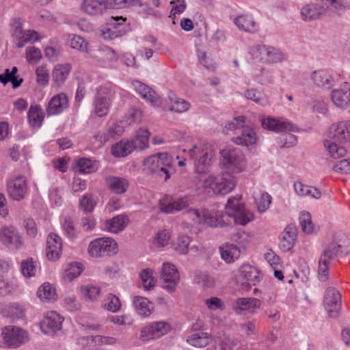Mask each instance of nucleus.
<instances>
[{"instance_id":"0e129e2a","label":"nucleus","mask_w":350,"mask_h":350,"mask_svg":"<svg viewBox=\"0 0 350 350\" xmlns=\"http://www.w3.org/2000/svg\"><path fill=\"white\" fill-rule=\"evenodd\" d=\"M170 239L171 233L168 230H161L155 234L152 244L156 247H163L169 243Z\"/></svg>"},{"instance_id":"ea45409f","label":"nucleus","mask_w":350,"mask_h":350,"mask_svg":"<svg viewBox=\"0 0 350 350\" xmlns=\"http://www.w3.org/2000/svg\"><path fill=\"white\" fill-rule=\"evenodd\" d=\"M150 133L147 129L141 128L135 134V138L132 141H129L133 145V148L143 150L148 146L149 137Z\"/></svg>"},{"instance_id":"052dcab7","label":"nucleus","mask_w":350,"mask_h":350,"mask_svg":"<svg viewBox=\"0 0 350 350\" xmlns=\"http://www.w3.org/2000/svg\"><path fill=\"white\" fill-rule=\"evenodd\" d=\"M194 283L198 284L203 288H213L215 286V280L213 277L205 272H200L195 275Z\"/></svg>"},{"instance_id":"f8f14e48","label":"nucleus","mask_w":350,"mask_h":350,"mask_svg":"<svg viewBox=\"0 0 350 350\" xmlns=\"http://www.w3.org/2000/svg\"><path fill=\"white\" fill-rule=\"evenodd\" d=\"M161 279L163 281V288L168 293L176 291L180 282L179 272L176 266L171 262H163L161 271Z\"/></svg>"},{"instance_id":"c85d7f7f","label":"nucleus","mask_w":350,"mask_h":350,"mask_svg":"<svg viewBox=\"0 0 350 350\" xmlns=\"http://www.w3.org/2000/svg\"><path fill=\"white\" fill-rule=\"evenodd\" d=\"M297 237V228L294 225H288L282 233L279 243L280 249L284 252L289 251L295 245Z\"/></svg>"},{"instance_id":"a211bd4d","label":"nucleus","mask_w":350,"mask_h":350,"mask_svg":"<svg viewBox=\"0 0 350 350\" xmlns=\"http://www.w3.org/2000/svg\"><path fill=\"white\" fill-rule=\"evenodd\" d=\"M132 85L136 92L144 100L150 103L152 106L154 107L161 106L162 102L161 98L151 88L137 80L133 81Z\"/></svg>"},{"instance_id":"13d9d810","label":"nucleus","mask_w":350,"mask_h":350,"mask_svg":"<svg viewBox=\"0 0 350 350\" xmlns=\"http://www.w3.org/2000/svg\"><path fill=\"white\" fill-rule=\"evenodd\" d=\"M68 42L72 49L81 52H88V42L83 37L76 34H70Z\"/></svg>"},{"instance_id":"c756f323","label":"nucleus","mask_w":350,"mask_h":350,"mask_svg":"<svg viewBox=\"0 0 350 350\" xmlns=\"http://www.w3.org/2000/svg\"><path fill=\"white\" fill-rule=\"evenodd\" d=\"M325 12L323 7L315 3H310L301 8L300 14L301 18L308 22L319 19Z\"/></svg>"},{"instance_id":"1a4fd4ad","label":"nucleus","mask_w":350,"mask_h":350,"mask_svg":"<svg viewBox=\"0 0 350 350\" xmlns=\"http://www.w3.org/2000/svg\"><path fill=\"white\" fill-rule=\"evenodd\" d=\"M1 336L5 346L17 348L28 340L27 332L15 325H6L1 329Z\"/></svg>"},{"instance_id":"6e6d98bb","label":"nucleus","mask_w":350,"mask_h":350,"mask_svg":"<svg viewBox=\"0 0 350 350\" xmlns=\"http://www.w3.org/2000/svg\"><path fill=\"white\" fill-rule=\"evenodd\" d=\"M138 2L133 7L138 8V13L144 18L152 16L158 18L161 16V13L152 8L149 3H143L141 0H137Z\"/></svg>"},{"instance_id":"49530a36","label":"nucleus","mask_w":350,"mask_h":350,"mask_svg":"<svg viewBox=\"0 0 350 350\" xmlns=\"http://www.w3.org/2000/svg\"><path fill=\"white\" fill-rule=\"evenodd\" d=\"M102 307L107 311L116 313L121 310L122 304L118 297L112 293H108L103 299Z\"/></svg>"},{"instance_id":"a18cd8bd","label":"nucleus","mask_w":350,"mask_h":350,"mask_svg":"<svg viewBox=\"0 0 350 350\" xmlns=\"http://www.w3.org/2000/svg\"><path fill=\"white\" fill-rule=\"evenodd\" d=\"M83 268L79 262H71L68 264L64 269L62 277L65 282H72L78 278L83 272Z\"/></svg>"},{"instance_id":"8fccbe9b","label":"nucleus","mask_w":350,"mask_h":350,"mask_svg":"<svg viewBox=\"0 0 350 350\" xmlns=\"http://www.w3.org/2000/svg\"><path fill=\"white\" fill-rule=\"evenodd\" d=\"M133 150V145L127 140H122L111 147V154L116 157H124Z\"/></svg>"},{"instance_id":"9b49d317","label":"nucleus","mask_w":350,"mask_h":350,"mask_svg":"<svg viewBox=\"0 0 350 350\" xmlns=\"http://www.w3.org/2000/svg\"><path fill=\"white\" fill-rule=\"evenodd\" d=\"M262 277L260 271L249 264L242 265L235 274L237 283L246 286L257 285L261 281Z\"/></svg>"},{"instance_id":"ddd939ff","label":"nucleus","mask_w":350,"mask_h":350,"mask_svg":"<svg viewBox=\"0 0 350 350\" xmlns=\"http://www.w3.org/2000/svg\"><path fill=\"white\" fill-rule=\"evenodd\" d=\"M191 198L189 196L173 198L165 196L159 201V208L165 213H174L188 207Z\"/></svg>"},{"instance_id":"69168bd1","label":"nucleus","mask_w":350,"mask_h":350,"mask_svg":"<svg viewBox=\"0 0 350 350\" xmlns=\"http://www.w3.org/2000/svg\"><path fill=\"white\" fill-rule=\"evenodd\" d=\"M244 206L245 204L242 202L241 196L236 195L235 196L230 197L226 204V213L229 216L237 210L239 209V208H241Z\"/></svg>"},{"instance_id":"774afa93","label":"nucleus","mask_w":350,"mask_h":350,"mask_svg":"<svg viewBox=\"0 0 350 350\" xmlns=\"http://www.w3.org/2000/svg\"><path fill=\"white\" fill-rule=\"evenodd\" d=\"M256 205L260 213L265 212L271 203V196L267 192L260 194L259 197L255 198Z\"/></svg>"},{"instance_id":"864d4df0","label":"nucleus","mask_w":350,"mask_h":350,"mask_svg":"<svg viewBox=\"0 0 350 350\" xmlns=\"http://www.w3.org/2000/svg\"><path fill=\"white\" fill-rule=\"evenodd\" d=\"M40 34L34 30H25L23 34L16 41L18 48H23L27 43H33L40 40Z\"/></svg>"},{"instance_id":"4d7b16f0","label":"nucleus","mask_w":350,"mask_h":350,"mask_svg":"<svg viewBox=\"0 0 350 350\" xmlns=\"http://www.w3.org/2000/svg\"><path fill=\"white\" fill-rule=\"evenodd\" d=\"M245 96L261 106H267L269 105V99L265 94L256 89H250L245 91Z\"/></svg>"},{"instance_id":"a19ab883","label":"nucleus","mask_w":350,"mask_h":350,"mask_svg":"<svg viewBox=\"0 0 350 350\" xmlns=\"http://www.w3.org/2000/svg\"><path fill=\"white\" fill-rule=\"evenodd\" d=\"M80 292L85 301H96L100 297L101 289L97 285L85 284L81 286Z\"/></svg>"},{"instance_id":"37998d69","label":"nucleus","mask_w":350,"mask_h":350,"mask_svg":"<svg viewBox=\"0 0 350 350\" xmlns=\"http://www.w3.org/2000/svg\"><path fill=\"white\" fill-rule=\"evenodd\" d=\"M229 217L234 219L236 224L241 226H245L254 219L253 213L247 209L245 206L241 208H239V209L232 213Z\"/></svg>"},{"instance_id":"e2e57ef3","label":"nucleus","mask_w":350,"mask_h":350,"mask_svg":"<svg viewBox=\"0 0 350 350\" xmlns=\"http://www.w3.org/2000/svg\"><path fill=\"white\" fill-rule=\"evenodd\" d=\"M97 202L92 193L84 194L79 201L80 208L85 213H91L94 211Z\"/></svg>"},{"instance_id":"b1692460","label":"nucleus","mask_w":350,"mask_h":350,"mask_svg":"<svg viewBox=\"0 0 350 350\" xmlns=\"http://www.w3.org/2000/svg\"><path fill=\"white\" fill-rule=\"evenodd\" d=\"M258 137L254 129L245 125L241 130L240 135L234 138L233 142L243 146L255 147L258 143Z\"/></svg>"},{"instance_id":"338daca9","label":"nucleus","mask_w":350,"mask_h":350,"mask_svg":"<svg viewBox=\"0 0 350 350\" xmlns=\"http://www.w3.org/2000/svg\"><path fill=\"white\" fill-rule=\"evenodd\" d=\"M299 219L302 230L305 233L310 234L314 231V226L312 221L311 215L308 212H301Z\"/></svg>"},{"instance_id":"4c0bfd02","label":"nucleus","mask_w":350,"mask_h":350,"mask_svg":"<svg viewBox=\"0 0 350 350\" xmlns=\"http://www.w3.org/2000/svg\"><path fill=\"white\" fill-rule=\"evenodd\" d=\"M97 57L103 67H109L118 59L116 52L108 46H102L98 50Z\"/></svg>"},{"instance_id":"7ed1b4c3","label":"nucleus","mask_w":350,"mask_h":350,"mask_svg":"<svg viewBox=\"0 0 350 350\" xmlns=\"http://www.w3.org/2000/svg\"><path fill=\"white\" fill-rule=\"evenodd\" d=\"M221 163L228 172L239 174L245 170L247 166V160L243 152L237 148L228 147L220 151Z\"/></svg>"},{"instance_id":"aec40b11","label":"nucleus","mask_w":350,"mask_h":350,"mask_svg":"<svg viewBox=\"0 0 350 350\" xmlns=\"http://www.w3.org/2000/svg\"><path fill=\"white\" fill-rule=\"evenodd\" d=\"M68 107V99L66 94L59 93L53 96L49 101L46 111L48 116L62 113Z\"/></svg>"},{"instance_id":"58836bf2","label":"nucleus","mask_w":350,"mask_h":350,"mask_svg":"<svg viewBox=\"0 0 350 350\" xmlns=\"http://www.w3.org/2000/svg\"><path fill=\"white\" fill-rule=\"evenodd\" d=\"M125 21L122 16L119 18L112 17V21L109 27H104L101 30V36L105 40H112L120 36V31L117 30V26L122 25Z\"/></svg>"},{"instance_id":"bb28decb","label":"nucleus","mask_w":350,"mask_h":350,"mask_svg":"<svg viewBox=\"0 0 350 350\" xmlns=\"http://www.w3.org/2000/svg\"><path fill=\"white\" fill-rule=\"evenodd\" d=\"M0 313L6 318L16 321L25 317V310L18 303L1 304Z\"/></svg>"},{"instance_id":"f704fd0d","label":"nucleus","mask_w":350,"mask_h":350,"mask_svg":"<svg viewBox=\"0 0 350 350\" xmlns=\"http://www.w3.org/2000/svg\"><path fill=\"white\" fill-rule=\"evenodd\" d=\"M212 340V335L208 332H196L188 336L187 342L196 348H204Z\"/></svg>"},{"instance_id":"dca6fc26","label":"nucleus","mask_w":350,"mask_h":350,"mask_svg":"<svg viewBox=\"0 0 350 350\" xmlns=\"http://www.w3.org/2000/svg\"><path fill=\"white\" fill-rule=\"evenodd\" d=\"M8 193L14 200L20 201L27 193V184L25 176H17L12 178L7 184Z\"/></svg>"},{"instance_id":"7c9ffc66","label":"nucleus","mask_w":350,"mask_h":350,"mask_svg":"<svg viewBox=\"0 0 350 350\" xmlns=\"http://www.w3.org/2000/svg\"><path fill=\"white\" fill-rule=\"evenodd\" d=\"M293 188L295 193L302 198H312L316 200L320 199L321 192L316 187L303 184L300 181L294 183Z\"/></svg>"},{"instance_id":"6ab92c4d","label":"nucleus","mask_w":350,"mask_h":350,"mask_svg":"<svg viewBox=\"0 0 350 350\" xmlns=\"http://www.w3.org/2000/svg\"><path fill=\"white\" fill-rule=\"evenodd\" d=\"M310 79L316 87L324 90L331 89L336 83L332 73L325 69L313 71Z\"/></svg>"},{"instance_id":"5701e85b","label":"nucleus","mask_w":350,"mask_h":350,"mask_svg":"<svg viewBox=\"0 0 350 350\" xmlns=\"http://www.w3.org/2000/svg\"><path fill=\"white\" fill-rule=\"evenodd\" d=\"M331 99L336 107L347 108L350 105V84L345 83L342 88L334 90Z\"/></svg>"},{"instance_id":"39448f33","label":"nucleus","mask_w":350,"mask_h":350,"mask_svg":"<svg viewBox=\"0 0 350 350\" xmlns=\"http://www.w3.org/2000/svg\"><path fill=\"white\" fill-rule=\"evenodd\" d=\"M191 219L198 224L207 225L211 227L223 226L224 219L221 212L213 209L190 208L188 211Z\"/></svg>"},{"instance_id":"72a5a7b5","label":"nucleus","mask_w":350,"mask_h":350,"mask_svg":"<svg viewBox=\"0 0 350 350\" xmlns=\"http://www.w3.org/2000/svg\"><path fill=\"white\" fill-rule=\"evenodd\" d=\"M221 258L227 263H232L241 255V250L234 244H226L219 247Z\"/></svg>"},{"instance_id":"20e7f679","label":"nucleus","mask_w":350,"mask_h":350,"mask_svg":"<svg viewBox=\"0 0 350 350\" xmlns=\"http://www.w3.org/2000/svg\"><path fill=\"white\" fill-rule=\"evenodd\" d=\"M113 96L114 91L111 85H105L97 88L92 104L96 116L102 118L109 113Z\"/></svg>"},{"instance_id":"79ce46f5","label":"nucleus","mask_w":350,"mask_h":350,"mask_svg":"<svg viewBox=\"0 0 350 350\" xmlns=\"http://www.w3.org/2000/svg\"><path fill=\"white\" fill-rule=\"evenodd\" d=\"M18 287V280L14 275L0 278V294L2 296L12 294Z\"/></svg>"},{"instance_id":"f3484780","label":"nucleus","mask_w":350,"mask_h":350,"mask_svg":"<svg viewBox=\"0 0 350 350\" xmlns=\"http://www.w3.org/2000/svg\"><path fill=\"white\" fill-rule=\"evenodd\" d=\"M324 306L330 317H338L341 306V295L337 290L332 288L326 290Z\"/></svg>"},{"instance_id":"2f4dec72","label":"nucleus","mask_w":350,"mask_h":350,"mask_svg":"<svg viewBox=\"0 0 350 350\" xmlns=\"http://www.w3.org/2000/svg\"><path fill=\"white\" fill-rule=\"evenodd\" d=\"M234 23L241 30L249 33H255L258 27L251 15H240L234 18Z\"/></svg>"},{"instance_id":"09e8293b","label":"nucleus","mask_w":350,"mask_h":350,"mask_svg":"<svg viewBox=\"0 0 350 350\" xmlns=\"http://www.w3.org/2000/svg\"><path fill=\"white\" fill-rule=\"evenodd\" d=\"M170 102V110L176 113H184L189 109L190 103L185 99L177 97L173 93L168 96Z\"/></svg>"},{"instance_id":"412c9836","label":"nucleus","mask_w":350,"mask_h":350,"mask_svg":"<svg viewBox=\"0 0 350 350\" xmlns=\"http://www.w3.org/2000/svg\"><path fill=\"white\" fill-rule=\"evenodd\" d=\"M62 252V238L55 233L49 234L46 240V254L49 260L55 261L59 258Z\"/></svg>"},{"instance_id":"2eb2a0df","label":"nucleus","mask_w":350,"mask_h":350,"mask_svg":"<svg viewBox=\"0 0 350 350\" xmlns=\"http://www.w3.org/2000/svg\"><path fill=\"white\" fill-rule=\"evenodd\" d=\"M261 125L263 129L273 132H297V128L290 121L282 118L267 117L261 119Z\"/></svg>"},{"instance_id":"de8ad7c7","label":"nucleus","mask_w":350,"mask_h":350,"mask_svg":"<svg viewBox=\"0 0 350 350\" xmlns=\"http://www.w3.org/2000/svg\"><path fill=\"white\" fill-rule=\"evenodd\" d=\"M27 118L31 126L40 127L44 120V113L42 108L38 105H31L29 109Z\"/></svg>"},{"instance_id":"6e6552de","label":"nucleus","mask_w":350,"mask_h":350,"mask_svg":"<svg viewBox=\"0 0 350 350\" xmlns=\"http://www.w3.org/2000/svg\"><path fill=\"white\" fill-rule=\"evenodd\" d=\"M0 243L10 250H20L24 245V240L18 230L12 225L0 227Z\"/></svg>"},{"instance_id":"e433bc0d","label":"nucleus","mask_w":350,"mask_h":350,"mask_svg":"<svg viewBox=\"0 0 350 350\" xmlns=\"http://www.w3.org/2000/svg\"><path fill=\"white\" fill-rule=\"evenodd\" d=\"M72 66L69 63L57 64L52 72V77L54 82L58 85L63 84L68 78Z\"/></svg>"},{"instance_id":"c9c22d12","label":"nucleus","mask_w":350,"mask_h":350,"mask_svg":"<svg viewBox=\"0 0 350 350\" xmlns=\"http://www.w3.org/2000/svg\"><path fill=\"white\" fill-rule=\"evenodd\" d=\"M38 271V262L31 257H28L21 261L20 271L21 275L30 279L36 276Z\"/></svg>"},{"instance_id":"bf43d9fd","label":"nucleus","mask_w":350,"mask_h":350,"mask_svg":"<svg viewBox=\"0 0 350 350\" xmlns=\"http://www.w3.org/2000/svg\"><path fill=\"white\" fill-rule=\"evenodd\" d=\"M96 163L90 159L81 158L77 162V169L82 174H90L96 171Z\"/></svg>"},{"instance_id":"4468645a","label":"nucleus","mask_w":350,"mask_h":350,"mask_svg":"<svg viewBox=\"0 0 350 350\" xmlns=\"http://www.w3.org/2000/svg\"><path fill=\"white\" fill-rule=\"evenodd\" d=\"M64 318L58 312L51 310L47 312L40 322V329L45 334H54L62 328Z\"/></svg>"},{"instance_id":"0eeeda50","label":"nucleus","mask_w":350,"mask_h":350,"mask_svg":"<svg viewBox=\"0 0 350 350\" xmlns=\"http://www.w3.org/2000/svg\"><path fill=\"white\" fill-rule=\"evenodd\" d=\"M342 254V246L336 242L329 244L323 252L319 258L318 269V275L321 281H325L327 279L331 260L340 256Z\"/></svg>"},{"instance_id":"c03bdc74","label":"nucleus","mask_w":350,"mask_h":350,"mask_svg":"<svg viewBox=\"0 0 350 350\" xmlns=\"http://www.w3.org/2000/svg\"><path fill=\"white\" fill-rule=\"evenodd\" d=\"M107 183L109 188L118 194L124 193L129 187V181L126 178L117 176L107 178Z\"/></svg>"},{"instance_id":"4be33fe9","label":"nucleus","mask_w":350,"mask_h":350,"mask_svg":"<svg viewBox=\"0 0 350 350\" xmlns=\"http://www.w3.org/2000/svg\"><path fill=\"white\" fill-rule=\"evenodd\" d=\"M260 299L254 297L238 298L233 304V310L237 314H241L243 311L254 313L260 308Z\"/></svg>"},{"instance_id":"f03ea898","label":"nucleus","mask_w":350,"mask_h":350,"mask_svg":"<svg viewBox=\"0 0 350 350\" xmlns=\"http://www.w3.org/2000/svg\"><path fill=\"white\" fill-rule=\"evenodd\" d=\"M173 162L172 155L167 152H161L154 154L145 159L144 167L145 170L156 174L160 177H164L165 180H167L174 172Z\"/></svg>"},{"instance_id":"3c124183","label":"nucleus","mask_w":350,"mask_h":350,"mask_svg":"<svg viewBox=\"0 0 350 350\" xmlns=\"http://www.w3.org/2000/svg\"><path fill=\"white\" fill-rule=\"evenodd\" d=\"M37 295L42 301H54L57 297L56 290L50 283L45 282L39 287Z\"/></svg>"},{"instance_id":"a878e982","label":"nucleus","mask_w":350,"mask_h":350,"mask_svg":"<svg viewBox=\"0 0 350 350\" xmlns=\"http://www.w3.org/2000/svg\"><path fill=\"white\" fill-rule=\"evenodd\" d=\"M129 221L127 216L118 215L105 221L102 224V229L108 232L117 234L125 229Z\"/></svg>"},{"instance_id":"473e14b6","label":"nucleus","mask_w":350,"mask_h":350,"mask_svg":"<svg viewBox=\"0 0 350 350\" xmlns=\"http://www.w3.org/2000/svg\"><path fill=\"white\" fill-rule=\"evenodd\" d=\"M133 305L136 312L142 317H148L152 313V304L146 297L135 296L133 299Z\"/></svg>"},{"instance_id":"603ef678","label":"nucleus","mask_w":350,"mask_h":350,"mask_svg":"<svg viewBox=\"0 0 350 350\" xmlns=\"http://www.w3.org/2000/svg\"><path fill=\"white\" fill-rule=\"evenodd\" d=\"M139 278L146 290L149 291L154 287L157 278L154 271L152 269L146 268L142 269L139 273Z\"/></svg>"},{"instance_id":"9d476101","label":"nucleus","mask_w":350,"mask_h":350,"mask_svg":"<svg viewBox=\"0 0 350 350\" xmlns=\"http://www.w3.org/2000/svg\"><path fill=\"white\" fill-rule=\"evenodd\" d=\"M171 329L170 323L167 321H153L142 328L139 338L142 341L148 342L167 334Z\"/></svg>"},{"instance_id":"680f3d73","label":"nucleus","mask_w":350,"mask_h":350,"mask_svg":"<svg viewBox=\"0 0 350 350\" xmlns=\"http://www.w3.org/2000/svg\"><path fill=\"white\" fill-rule=\"evenodd\" d=\"M137 0H105L106 11L109 9H123L133 7Z\"/></svg>"},{"instance_id":"cd10ccee","label":"nucleus","mask_w":350,"mask_h":350,"mask_svg":"<svg viewBox=\"0 0 350 350\" xmlns=\"http://www.w3.org/2000/svg\"><path fill=\"white\" fill-rule=\"evenodd\" d=\"M81 10L90 16H98L105 13V0H83L81 4Z\"/></svg>"},{"instance_id":"5fc2aeb1","label":"nucleus","mask_w":350,"mask_h":350,"mask_svg":"<svg viewBox=\"0 0 350 350\" xmlns=\"http://www.w3.org/2000/svg\"><path fill=\"white\" fill-rule=\"evenodd\" d=\"M334 139L326 140L324 142L325 147L328 151L330 157L333 159H339L340 157H344L346 154L347 150L346 149L336 142H334Z\"/></svg>"},{"instance_id":"f257e3e1","label":"nucleus","mask_w":350,"mask_h":350,"mask_svg":"<svg viewBox=\"0 0 350 350\" xmlns=\"http://www.w3.org/2000/svg\"><path fill=\"white\" fill-rule=\"evenodd\" d=\"M189 154L194 161L196 171L200 174L198 188H202L215 194L226 195L232 191L236 186L235 178L228 172H221L217 176L206 172L213 156L212 150L207 144L193 145L189 150Z\"/></svg>"},{"instance_id":"393cba45","label":"nucleus","mask_w":350,"mask_h":350,"mask_svg":"<svg viewBox=\"0 0 350 350\" xmlns=\"http://www.w3.org/2000/svg\"><path fill=\"white\" fill-rule=\"evenodd\" d=\"M332 139L340 143H350V121H342L331 127Z\"/></svg>"},{"instance_id":"423d86ee","label":"nucleus","mask_w":350,"mask_h":350,"mask_svg":"<svg viewBox=\"0 0 350 350\" xmlns=\"http://www.w3.org/2000/svg\"><path fill=\"white\" fill-rule=\"evenodd\" d=\"M118 252V244L116 241L108 237L96 238L92 240L88 247V252L90 256L100 258L111 256Z\"/></svg>"}]
</instances>
